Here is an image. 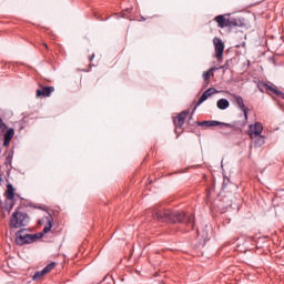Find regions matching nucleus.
<instances>
[{
  "mask_svg": "<svg viewBox=\"0 0 284 284\" xmlns=\"http://www.w3.org/2000/svg\"><path fill=\"white\" fill-rule=\"evenodd\" d=\"M152 216L154 221H160V223H181L189 227V230H194V214H185V212L181 211L154 207Z\"/></svg>",
  "mask_w": 284,
  "mask_h": 284,
  "instance_id": "nucleus-1",
  "label": "nucleus"
},
{
  "mask_svg": "<svg viewBox=\"0 0 284 284\" xmlns=\"http://www.w3.org/2000/svg\"><path fill=\"white\" fill-rule=\"evenodd\" d=\"M29 222L30 217L28 214L16 211L12 213L10 225L11 227L18 230V227H26Z\"/></svg>",
  "mask_w": 284,
  "mask_h": 284,
  "instance_id": "nucleus-2",
  "label": "nucleus"
},
{
  "mask_svg": "<svg viewBox=\"0 0 284 284\" xmlns=\"http://www.w3.org/2000/svg\"><path fill=\"white\" fill-rule=\"evenodd\" d=\"M37 235L29 234L26 229H22L16 234V243L17 245H26L27 243H34L37 240Z\"/></svg>",
  "mask_w": 284,
  "mask_h": 284,
  "instance_id": "nucleus-3",
  "label": "nucleus"
},
{
  "mask_svg": "<svg viewBox=\"0 0 284 284\" xmlns=\"http://www.w3.org/2000/svg\"><path fill=\"white\" fill-rule=\"evenodd\" d=\"M214 50H215V57L217 61H223V52H225V43L221 38H214L213 39Z\"/></svg>",
  "mask_w": 284,
  "mask_h": 284,
  "instance_id": "nucleus-4",
  "label": "nucleus"
},
{
  "mask_svg": "<svg viewBox=\"0 0 284 284\" xmlns=\"http://www.w3.org/2000/svg\"><path fill=\"white\" fill-rule=\"evenodd\" d=\"M247 134L251 140L256 139V136H261V134H263V124L261 122H255L254 124H250Z\"/></svg>",
  "mask_w": 284,
  "mask_h": 284,
  "instance_id": "nucleus-5",
  "label": "nucleus"
},
{
  "mask_svg": "<svg viewBox=\"0 0 284 284\" xmlns=\"http://www.w3.org/2000/svg\"><path fill=\"white\" fill-rule=\"evenodd\" d=\"M52 221H54V219L50 214H48L47 216H43L41 220L38 221L39 225H44L43 227L44 234H48V232L52 230Z\"/></svg>",
  "mask_w": 284,
  "mask_h": 284,
  "instance_id": "nucleus-6",
  "label": "nucleus"
},
{
  "mask_svg": "<svg viewBox=\"0 0 284 284\" xmlns=\"http://www.w3.org/2000/svg\"><path fill=\"white\" fill-rule=\"evenodd\" d=\"M258 89L261 90V92H271L272 94H276V97H281V99H284V93L274 89L272 85L261 82L258 84Z\"/></svg>",
  "mask_w": 284,
  "mask_h": 284,
  "instance_id": "nucleus-7",
  "label": "nucleus"
},
{
  "mask_svg": "<svg viewBox=\"0 0 284 284\" xmlns=\"http://www.w3.org/2000/svg\"><path fill=\"white\" fill-rule=\"evenodd\" d=\"M54 267H57V263L52 262L49 265H47L42 271L36 272L33 275V281L43 278V276H45V274H50V272H52V270H54Z\"/></svg>",
  "mask_w": 284,
  "mask_h": 284,
  "instance_id": "nucleus-8",
  "label": "nucleus"
},
{
  "mask_svg": "<svg viewBox=\"0 0 284 284\" xmlns=\"http://www.w3.org/2000/svg\"><path fill=\"white\" fill-rule=\"evenodd\" d=\"M187 114H190V111H182V112L173 120V123H174L176 130H179V128H183V125L185 124V119H187Z\"/></svg>",
  "mask_w": 284,
  "mask_h": 284,
  "instance_id": "nucleus-9",
  "label": "nucleus"
},
{
  "mask_svg": "<svg viewBox=\"0 0 284 284\" xmlns=\"http://www.w3.org/2000/svg\"><path fill=\"white\" fill-rule=\"evenodd\" d=\"M219 93V91L214 88H210L207 89L202 97L199 99L194 110H196V108H199V105H201L202 103H204V101H207V99H210V97H212V94H216Z\"/></svg>",
  "mask_w": 284,
  "mask_h": 284,
  "instance_id": "nucleus-10",
  "label": "nucleus"
},
{
  "mask_svg": "<svg viewBox=\"0 0 284 284\" xmlns=\"http://www.w3.org/2000/svg\"><path fill=\"white\" fill-rule=\"evenodd\" d=\"M197 125H201L202 128H216V125H225V128H232V124L230 123H223L214 120L203 121L197 123Z\"/></svg>",
  "mask_w": 284,
  "mask_h": 284,
  "instance_id": "nucleus-11",
  "label": "nucleus"
},
{
  "mask_svg": "<svg viewBox=\"0 0 284 284\" xmlns=\"http://www.w3.org/2000/svg\"><path fill=\"white\" fill-rule=\"evenodd\" d=\"M54 92V87H41L36 91V97L39 99L41 97H50Z\"/></svg>",
  "mask_w": 284,
  "mask_h": 284,
  "instance_id": "nucleus-12",
  "label": "nucleus"
},
{
  "mask_svg": "<svg viewBox=\"0 0 284 284\" xmlns=\"http://www.w3.org/2000/svg\"><path fill=\"white\" fill-rule=\"evenodd\" d=\"M14 207V200H10V199H6L4 202L0 203V209L4 212H8V214H10V212H12V209Z\"/></svg>",
  "mask_w": 284,
  "mask_h": 284,
  "instance_id": "nucleus-13",
  "label": "nucleus"
},
{
  "mask_svg": "<svg viewBox=\"0 0 284 284\" xmlns=\"http://www.w3.org/2000/svg\"><path fill=\"white\" fill-rule=\"evenodd\" d=\"M215 70H219L216 67L209 69L207 71L203 72V80H204V88L210 85V77H214Z\"/></svg>",
  "mask_w": 284,
  "mask_h": 284,
  "instance_id": "nucleus-14",
  "label": "nucleus"
},
{
  "mask_svg": "<svg viewBox=\"0 0 284 284\" xmlns=\"http://www.w3.org/2000/svg\"><path fill=\"white\" fill-rule=\"evenodd\" d=\"M235 103L240 108V110H242V112L244 114V119H247V112L250 111V109H247V106H245V102H243V98L235 95Z\"/></svg>",
  "mask_w": 284,
  "mask_h": 284,
  "instance_id": "nucleus-15",
  "label": "nucleus"
},
{
  "mask_svg": "<svg viewBox=\"0 0 284 284\" xmlns=\"http://www.w3.org/2000/svg\"><path fill=\"white\" fill-rule=\"evenodd\" d=\"M229 20L226 19L225 16H217L215 17L214 21H216L219 28H227L229 26Z\"/></svg>",
  "mask_w": 284,
  "mask_h": 284,
  "instance_id": "nucleus-16",
  "label": "nucleus"
},
{
  "mask_svg": "<svg viewBox=\"0 0 284 284\" xmlns=\"http://www.w3.org/2000/svg\"><path fill=\"white\" fill-rule=\"evenodd\" d=\"M13 138H14V129H9L4 133V145L6 146L10 145V142L12 141Z\"/></svg>",
  "mask_w": 284,
  "mask_h": 284,
  "instance_id": "nucleus-17",
  "label": "nucleus"
},
{
  "mask_svg": "<svg viewBox=\"0 0 284 284\" xmlns=\"http://www.w3.org/2000/svg\"><path fill=\"white\" fill-rule=\"evenodd\" d=\"M6 199L14 201V186L12 184L7 185V191L4 192Z\"/></svg>",
  "mask_w": 284,
  "mask_h": 284,
  "instance_id": "nucleus-18",
  "label": "nucleus"
},
{
  "mask_svg": "<svg viewBox=\"0 0 284 284\" xmlns=\"http://www.w3.org/2000/svg\"><path fill=\"white\" fill-rule=\"evenodd\" d=\"M252 141L254 142L255 148H262V145H265V136L261 134Z\"/></svg>",
  "mask_w": 284,
  "mask_h": 284,
  "instance_id": "nucleus-19",
  "label": "nucleus"
},
{
  "mask_svg": "<svg viewBox=\"0 0 284 284\" xmlns=\"http://www.w3.org/2000/svg\"><path fill=\"white\" fill-rule=\"evenodd\" d=\"M217 108L219 110H227L230 108V101L227 99H220L217 101Z\"/></svg>",
  "mask_w": 284,
  "mask_h": 284,
  "instance_id": "nucleus-20",
  "label": "nucleus"
},
{
  "mask_svg": "<svg viewBox=\"0 0 284 284\" xmlns=\"http://www.w3.org/2000/svg\"><path fill=\"white\" fill-rule=\"evenodd\" d=\"M240 23L241 22H239L236 19L230 18L227 28H236L237 26H240Z\"/></svg>",
  "mask_w": 284,
  "mask_h": 284,
  "instance_id": "nucleus-21",
  "label": "nucleus"
},
{
  "mask_svg": "<svg viewBox=\"0 0 284 284\" xmlns=\"http://www.w3.org/2000/svg\"><path fill=\"white\" fill-rule=\"evenodd\" d=\"M8 130V125L3 123V120L0 118V132H6Z\"/></svg>",
  "mask_w": 284,
  "mask_h": 284,
  "instance_id": "nucleus-22",
  "label": "nucleus"
},
{
  "mask_svg": "<svg viewBox=\"0 0 284 284\" xmlns=\"http://www.w3.org/2000/svg\"><path fill=\"white\" fill-rule=\"evenodd\" d=\"M220 70H227V64L220 67Z\"/></svg>",
  "mask_w": 284,
  "mask_h": 284,
  "instance_id": "nucleus-23",
  "label": "nucleus"
},
{
  "mask_svg": "<svg viewBox=\"0 0 284 284\" xmlns=\"http://www.w3.org/2000/svg\"><path fill=\"white\" fill-rule=\"evenodd\" d=\"M89 61H94V53L89 58Z\"/></svg>",
  "mask_w": 284,
  "mask_h": 284,
  "instance_id": "nucleus-24",
  "label": "nucleus"
},
{
  "mask_svg": "<svg viewBox=\"0 0 284 284\" xmlns=\"http://www.w3.org/2000/svg\"><path fill=\"white\" fill-rule=\"evenodd\" d=\"M42 45L48 50V43L43 42Z\"/></svg>",
  "mask_w": 284,
  "mask_h": 284,
  "instance_id": "nucleus-25",
  "label": "nucleus"
},
{
  "mask_svg": "<svg viewBox=\"0 0 284 284\" xmlns=\"http://www.w3.org/2000/svg\"><path fill=\"white\" fill-rule=\"evenodd\" d=\"M0 183H1V178H0Z\"/></svg>",
  "mask_w": 284,
  "mask_h": 284,
  "instance_id": "nucleus-26",
  "label": "nucleus"
}]
</instances>
